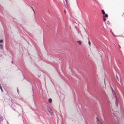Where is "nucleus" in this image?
<instances>
[{
	"label": "nucleus",
	"mask_w": 124,
	"mask_h": 124,
	"mask_svg": "<svg viewBox=\"0 0 124 124\" xmlns=\"http://www.w3.org/2000/svg\"><path fill=\"white\" fill-rule=\"evenodd\" d=\"M0 90H1V91L2 92H3V90L1 86H0Z\"/></svg>",
	"instance_id": "ddd939ff"
},
{
	"label": "nucleus",
	"mask_w": 124,
	"mask_h": 124,
	"mask_svg": "<svg viewBox=\"0 0 124 124\" xmlns=\"http://www.w3.org/2000/svg\"><path fill=\"white\" fill-rule=\"evenodd\" d=\"M110 32H111L112 31L110 30Z\"/></svg>",
	"instance_id": "393cba45"
},
{
	"label": "nucleus",
	"mask_w": 124,
	"mask_h": 124,
	"mask_svg": "<svg viewBox=\"0 0 124 124\" xmlns=\"http://www.w3.org/2000/svg\"><path fill=\"white\" fill-rule=\"evenodd\" d=\"M48 101L49 103H51L52 101V99L51 98H49L48 99Z\"/></svg>",
	"instance_id": "0eeeda50"
},
{
	"label": "nucleus",
	"mask_w": 124,
	"mask_h": 124,
	"mask_svg": "<svg viewBox=\"0 0 124 124\" xmlns=\"http://www.w3.org/2000/svg\"><path fill=\"white\" fill-rule=\"evenodd\" d=\"M2 47H3L2 45L0 44V49H1L2 48Z\"/></svg>",
	"instance_id": "6e6552de"
},
{
	"label": "nucleus",
	"mask_w": 124,
	"mask_h": 124,
	"mask_svg": "<svg viewBox=\"0 0 124 124\" xmlns=\"http://www.w3.org/2000/svg\"><path fill=\"white\" fill-rule=\"evenodd\" d=\"M104 16L105 17H107L108 16V15L107 14H105V15Z\"/></svg>",
	"instance_id": "1a4fd4ad"
},
{
	"label": "nucleus",
	"mask_w": 124,
	"mask_h": 124,
	"mask_svg": "<svg viewBox=\"0 0 124 124\" xmlns=\"http://www.w3.org/2000/svg\"><path fill=\"white\" fill-rule=\"evenodd\" d=\"M112 34H113V35L115 37H116V36L113 33V32H112Z\"/></svg>",
	"instance_id": "4468645a"
},
{
	"label": "nucleus",
	"mask_w": 124,
	"mask_h": 124,
	"mask_svg": "<svg viewBox=\"0 0 124 124\" xmlns=\"http://www.w3.org/2000/svg\"><path fill=\"white\" fill-rule=\"evenodd\" d=\"M101 12H102V14L103 15H104L105 14V12L102 9L101 10Z\"/></svg>",
	"instance_id": "423d86ee"
},
{
	"label": "nucleus",
	"mask_w": 124,
	"mask_h": 124,
	"mask_svg": "<svg viewBox=\"0 0 124 124\" xmlns=\"http://www.w3.org/2000/svg\"><path fill=\"white\" fill-rule=\"evenodd\" d=\"M65 1L67 3V0H65Z\"/></svg>",
	"instance_id": "dca6fc26"
},
{
	"label": "nucleus",
	"mask_w": 124,
	"mask_h": 124,
	"mask_svg": "<svg viewBox=\"0 0 124 124\" xmlns=\"http://www.w3.org/2000/svg\"><path fill=\"white\" fill-rule=\"evenodd\" d=\"M77 42L79 43V44L80 45H81V43L80 41H77Z\"/></svg>",
	"instance_id": "9d476101"
},
{
	"label": "nucleus",
	"mask_w": 124,
	"mask_h": 124,
	"mask_svg": "<svg viewBox=\"0 0 124 124\" xmlns=\"http://www.w3.org/2000/svg\"><path fill=\"white\" fill-rule=\"evenodd\" d=\"M7 122L8 124H9L8 121H7Z\"/></svg>",
	"instance_id": "6ab92c4d"
},
{
	"label": "nucleus",
	"mask_w": 124,
	"mask_h": 124,
	"mask_svg": "<svg viewBox=\"0 0 124 124\" xmlns=\"http://www.w3.org/2000/svg\"><path fill=\"white\" fill-rule=\"evenodd\" d=\"M103 21L104 22H105L106 20V19L105 18V17H104V16H103Z\"/></svg>",
	"instance_id": "39448f33"
},
{
	"label": "nucleus",
	"mask_w": 124,
	"mask_h": 124,
	"mask_svg": "<svg viewBox=\"0 0 124 124\" xmlns=\"http://www.w3.org/2000/svg\"><path fill=\"white\" fill-rule=\"evenodd\" d=\"M108 24V25H109L110 24V23L109 21H107L106 22Z\"/></svg>",
	"instance_id": "f8f14e48"
},
{
	"label": "nucleus",
	"mask_w": 124,
	"mask_h": 124,
	"mask_svg": "<svg viewBox=\"0 0 124 124\" xmlns=\"http://www.w3.org/2000/svg\"><path fill=\"white\" fill-rule=\"evenodd\" d=\"M12 62V63H13V62H12H12Z\"/></svg>",
	"instance_id": "b1692460"
},
{
	"label": "nucleus",
	"mask_w": 124,
	"mask_h": 124,
	"mask_svg": "<svg viewBox=\"0 0 124 124\" xmlns=\"http://www.w3.org/2000/svg\"><path fill=\"white\" fill-rule=\"evenodd\" d=\"M3 119L4 118L1 116L0 117V123L1 124H2V123L1 122V121H2Z\"/></svg>",
	"instance_id": "20e7f679"
},
{
	"label": "nucleus",
	"mask_w": 124,
	"mask_h": 124,
	"mask_svg": "<svg viewBox=\"0 0 124 124\" xmlns=\"http://www.w3.org/2000/svg\"><path fill=\"white\" fill-rule=\"evenodd\" d=\"M17 93H19L18 90V89H17Z\"/></svg>",
	"instance_id": "f3484780"
},
{
	"label": "nucleus",
	"mask_w": 124,
	"mask_h": 124,
	"mask_svg": "<svg viewBox=\"0 0 124 124\" xmlns=\"http://www.w3.org/2000/svg\"><path fill=\"white\" fill-rule=\"evenodd\" d=\"M119 48H120L121 47H120V45H119Z\"/></svg>",
	"instance_id": "aec40b11"
},
{
	"label": "nucleus",
	"mask_w": 124,
	"mask_h": 124,
	"mask_svg": "<svg viewBox=\"0 0 124 124\" xmlns=\"http://www.w3.org/2000/svg\"><path fill=\"white\" fill-rule=\"evenodd\" d=\"M64 12L65 13H66V11L65 10H64Z\"/></svg>",
	"instance_id": "4be33fe9"
},
{
	"label": "nucleus",
	"mask_w": 124,
	"mask_h": 124,
	"mask_svg": "<svg viewBox=\"0 0 124 124\" xmlns=\"http://www.w3.org/2000/svg\"><path fill=\"white\" fill-rule=\"evenodd\" d=\"M116 100L115 101V103L116 106H117V105H118V100L116 96Z\"/></svg>",
	"instance_id": "f03ea898"
},
{
	"label": "nucleus",
	"mask_w": 124,
	"mask_h": 124,
	"mask_svg": "<svg viewBox=\"0 0 124 124\" xmlns=\"http://www.w3.org/2000/svg\"><path fill=\"white\" fill-rule=\"evenodd\" d=\"M111 32L112 33V32H113L112 31H111Z\"/></svg>",
	"instance_id": "5701e85b"
},
{
	"label": "nucleus",
	"mask_w": 124,
	"mask_h": 124,
	"mask_svg": "<svg viewBox=\"0 0 124 124\" xmlns=\"http://www.w3.org/2000/svg\"><path fill=\"white\" fill-rule=\"evenodd\" d=\"M3 40L2 39H1L0 40V43H2L3 42Z\"/></svg>",
	"instance_id": "9b49d317"
},
{
	"label": "nucleus",
	"mask_w": 124,
	"mask_h": 124,
	"mask_svg": "<svg viewBox=\"0 0 124 124\" xmlns=\"http://www.w3.org/2000/svg\"><path fill=\"white\" fill-rule=\"evenodd\" d=\"M88 44L90 45L91 44L90 42V41H88Z\"/></svg>",
	"instance_id": "2eb2a0df"
},
{
	"label": "nucleus",
	"mask_w": 124,
	"mask_h": 124,
	"mask_svg": "<svg viewBox=\"0 0 124 124\" xmlns=\"http://www.w3.org/2000/svg\"><path fill=\"white\" fill-rule=\"evenodd\" d=\"M32 9L33 10V11H34V9L32 8Z\"/></svg>",
	"instance_id": "a211bd4d"
},
{
	"label": "nucleus",
	"mask_w": 124,
	"mask_h": 124,
	"mask_svg": "<svg viewBox=\"0 0 124 124\" xmlns=\"http://www.w3.org/2000/svg\"><path fill=\"white\" fill-rule=\"evenodd\" d=\"M96 119L97 120V122L98 124H102L100 121L98 119L97 117H96Z\"/></svg>",
	"instance_id": "7ed1b4c3"
},
{
	"label": "nucleus",
	"mask_w": 124,
	"mask_h": 124,
	"mask_svg": "<svg viewBox=\"0 0 124 124\" xmlns=\"http://www.w3.org/2000/svg\"><path fill=\"white\" fill-rule=\"evenodd\" d=\"M47 109L50 115L53 116V113L51 109L50 108H47Z\"/></svg>",
	"instance_id": "f257e3e1"
},
{
	"label": "nucleus",
	"mask_w": 124,
	"mask_h": 124,
	"mask_svg": "<svg viewBox=\"0 0 124 124\" xmlns=\"http://www.w3.org/2000/svg\"><path fill=\"white\" fill-rule=\"evenodd\" d=\"M116 77H117V78L118 79V77H117V75H116Z\"/></svg>",
	"instance_id": "412c9836"
}]
</instances>
